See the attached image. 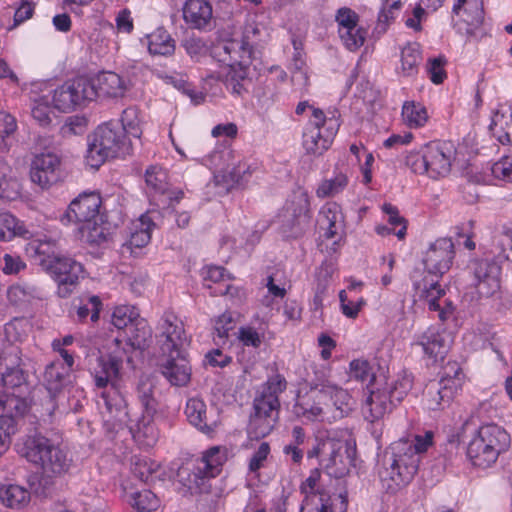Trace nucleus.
Masks as SVG:
<instances>
[{"instance_id":"nucleus-63","label":"nucleus","mask_w":512,"mask_h":512,"mask_svg":"<svg viewBox=\"0 0 512 512\" xmlns=\"http://www.w3.org/2000/svg\"><path fill=\"white\" fill-rule=\"evenodd\" d=\"M446 59L444 56H439L428 60L427 70L430 75V80L434 84H440L446 78V71L444 66Z\"/></svg>"},{"instance_id":"nucleus-38","label":"nucleus","mask_w":512,"mask_h":512,"mask_svg":"<svg viewBox=\"0 0 512 512\" xmlns=\"http://www.w3.org/2000/svg\"><path fill=\"white\" fill-rule=\"evenodd\" d=\"M148 50L153 55L170 56L175 51V41L163 28H158L147 35Z\"/></svg>"},{"instance_id":"nucleus-4","label":"nucleus","mask_w":512,"mask_h":512,"mask_svg":"<svg viewBox=\"0 0 512 512\" xmlns=\"http://www.w3.org/2000/svg\"><path fill=\"white\" fill-rule=\"evenodd\" d=\"M130 150L124 128L118 121H108L88 136L86 162L91 168L98 169L108 159L129 154Z\"/></svg>"},{"instance_id":"nucleus-3","label":"nucleus","mask_w":512,"mask_h":512,"mask_svg":"<svg viewBox=\"0 0 512 512\" xmlns=\"http://www.w3.org/2000/svg\"><path fill=\"white\" fill-rule=\"evenodd\" d=\"M433 432L415 435L413 439H400L391 446V454L385 457L380 477L391 480L395 487L408 484L415 476L420 462V454L428 450L433 443Z\"/></svg>"},{"instance_id":"nucleus-8","label":"nucleus","mask_w":512,"mask_h":512,"mask_svg":"<svg viewBox=\"0 0 512 512\" xmlns=\"http://www.w3.org/2000/svg\"><path fill=\"white\" fill-rule=\"evenodd\" d=\"M465 375L457 362H448L439 380L430 381L423 392V402L427 409H444L461 390Z\"/></svg>"},{"instance_id":"nucleus-27","label":"nucleus","mask_w":512,"mask_h":512,"mask_svg":"<svg viewBox=\"0 0 512 512\" xmlns=\"http://www.w3.org/2000/svg\"><path fill=\"white\" fill-rule=\"evenodd\" d=\"M318 223L321 229L325 230V237L332 239L341 238L344 234V215L336 203H327L320 211Z\"/></svg>"},{"instance_id":"nucleus-52","label":"nucleus","mask_w":512,"mask_h":512,"mask_svg":"<svg viewBox=\"0 0 512 512\" xmlns=\"http://www.w3.org/2000/svg\"><path fill=\"white\" fill-rule=\"evenodd\" d=\"M169 80L176 89L187 95L193 104L198 105L204 102L205 94L201 91H196L183 76H171Z\"/></svg>"},{"instance_id":"nucleus-14","label":"nucleus","mask_w":512,"mask_h":512,"mask_svg":"<svg viewBox=\"0 0 512 512\" xmlns=\"http://www.w3.org/2000/svg\"><path fill=\"white\" fill-rule=\"evenodd\" d=\"M254 414L250 418L249 429L256 437L267 436L274 428L280 408L279 399L260 393L254 399Z\"/></svg>"},{"instance_id":"nucleus-58","label":"nucleus","mask_w":512,"mask_h":512,"mask_svg":"<svg viewBox=\"0 0 512 512\" xmlns=\"http://www.w3.org/2000/svg\"><path fill=\"white\" fill-rule=\"evenodd\" d=\"M297 208L293 210V217L295 219V225L298 229L294 232L295 234L302 231V229L309 222V202L306 196L300 195L297 197Z\"/></svg>"},{"instance_id":"nucleus-29","label":"nucleus","mask_w":512,"mask_h":512,"mask_svg":"<svg viewBox=\"0 0 512 512\" xmlns=\"http://www.w3.org/2000/svg\"><path fill=\"white\" fill-rule=\"evenodd\" d=\"M319 396L324 400L330 399L337 414L335 418H342L347 415L354 406V400L347 390L333 384H325L319 389Z\"/></svg>"},{"instance_id":"nucleus-42","label":"nucleus","mask_w":512,"mask_h":512,"mask_svg":"<svg viewBox=\"0 0 512 512\" xmlns=\"http://www.w3.org/2000/svg\"><path fill=\"white\" fill-rule=\"evenodd\" d=\"M402 117L410 128L422 127L428 119L426 108L413 101L404 103L402 107Z\"/></svg>"},{"instance_id":"nucleus-61","label":"nucleus","mask_w":512,"mask_h":512,"mask_svg":"<svg viewBox=\"0 0 512 512\" xmlns=\"http://www.w3.org/2000/svg\"><path fill=\"white\" fill-rule=\"evenodd\" d=\"M335 20L338 24V31H342L358 26L359 16L352 9L342 7L337 10Z\"/></svg>"},{"instance_id":"nucleus-9","label":"nucleus","mask_w":512,"mask_h":512,"mask_svg":"<svg viewBox=\"0 0 512 512\" xmlns=\"http://www.w3.org/2000/svg\"><path fill=\"white\" fill-rule=\"evenodd\" d=\"M224 460L225 457L220 448L212 447L203 454L191 470L181 467L178 477L191 493L208 492V481L220 473Z\"/></svg>"},{"instance_id":"nucleus-25","label":"nucleus","mask_w":512,"mask_h":512,"mask_svg":"<svg viewBox=\"0 0 512 512\" xmlns=\"http://www.w3.org/2000/svg\"><path fill=\"white\" fill-rule=\"evenodd\" d=\"M413 346L420 347L423 353L434 362L438 359L442 360L449 348L446 336L434 328H429L418 335Z\"/></svg>"},{"instance_id":"nucleus-17","label":"nucleus","mask_w":512,"mask_h":512,"mask_svg":"<svg viewBox=\"0 0 512 512\" xmlns=\"http://www.w3.org/2000/svg\"><path fill=\"white\" fill-rule=\"evenodd\" d=\"M156 338L163 354L182 351L186 339L183 323L172 312H165L158 322Z\"/></svg>"},{"instance_id":"nucleus-31","label":"nucleus","mask_w":512,"mask_h":512,"mask_svg":"<svg viewBox=\"0 0 512 512\" xmlns=\"http://www.w3.org/2000/svg\"><path fill=\"white\" fill-rule=\"evenodd\" d=\"M320 471L314 469L310 472L308 478L302 482L300 486V492L304 495L302 505H306L311 499L317 500L318 505L330 504L331 501H335V496H332L328 491L319 489Z\"/></svg>"},{"instance_id":"nucleus-6","label":"nucleus","mask_w":512,"mask_h":512,"mask_svg":"<svg viewBox=\"0 0 512 512\" xmlns=\"http://www.w3.org/2000/svg\"><path fill=\"white\" fill-rule=\"evenodd\" d=\"M456 158V148L450 141H433L418 152L406 156V165L412 172L428 175L432 179L447 176Z\"/></svg>"},{"instance_id":"nucleus-5","label":"nucleus","mask_w":512,"mask_h":512,"mask_svg":"<svg viewBox=\"0 0 512 512\" xmlns=\"http://www.w3.org/2000/svg\"><path fill=\"white\" fill-rule=\"evenodd\" d=\"M19 453L28 462L40 467L47 477L64 475L72 464V459L62 448L40 434L28 436Z\"/></svg>"},{"instance_id":"nucleus-7","label":"nucleus","mask_w":512,"mask_h":512,"mask_svg":"<svg viewBox=\"0 0 512 512\" xmlns=\"http://www.w3.org/2000/svg\"><path fill=\"white\" fill-rule=\"evenodd\" d=\"M510 443V435L505 429L496 424L484 425L468 443L467 457L474 466L487 468L508 450Z\"/></svg>"},{"instance_id":"nucleus-32","label":"nucleus","mask_w":512,"mask_h":512,"mask_svg":"<svg viewBox=\"0 0 512 512\" xmlns=\"http://www.w3.org/2000/svg\"><path fill=\"white\" fill-rule=\"evenodd\" d=\"M258 29L256 27H248L244 32L243 39L241 41L232 39L224 41L220 48L230 57L234 62H244L251 56L250 46V33L256 34Z\"/></svg>"},{"instance_id":"nucleus-49","label":"nucleus","mask_w":512,"mask_h":512,"mask_svg":"<svg viewBox=\"0 0 512 512\" xmlns=\"http://www.w3.org/2000/svg\"><path fill=\"white\" fill-rule=\"evenodd\" d=\"M338 33L342 43L350 51L357 50L365 42L366 31L358 26L353 29L338 31Z\"/></svg>"},{"instance_id":"nucleus-21","label":"nucleus","mask_w":512,"mask_h":512,"mask_svg":"<svg viewBox=\"0 0 512 512\" xmlns=\"http://www.w3.org/2000/svg\"><path fill=\"white\" fill-rule=\"evenodd\" d=\"M25 398L15 394H0V430L15 433L17 421L28 411Z\"/></svg>"},{"instance_id":"nucleus-39","label":"nucleus","mask_w":512,"mask_h":512,"mask_svg":"<svg viewBox=\"0 0 512 512\" xmlns=\"http://www.w3.org/2000/svg\"><path fill=\"white\" fill-rule=\"evenodd\" d=\"M155 226L153 218L150 214H143L139 218V224L136 226L135 231L131 233L130 239L126 243L127 248H142L146 246L151 239V231Z\"/></svg>"},{"instance_id":"nucleus-47","label":"nucleus","mask_w":512,"mask_h":512,"mask_svg":"<svg viewBox=\"0 0 512 512\" xmlns=\"http://www.w3.org/2000/svg\"><path fill=\"white\" fill-rule=\"evenodd\" d=\"M32 247L38 255L45 257L41 260V264L45 267H47L50 260H53L54 257H58V246L55 239L47 238L46 236L36 239L32 242Z\"/></svg>"},{"instance_id":"nucleus-56","label":"nucleus","mask_w":512,"mask_h":512,"mask_svg":"<svg viewBox=\"0 0 512 512\" xmlns=\"http://www.w3.org/2000/svg\"><path fill=\"white\" fill-rule=\"evenodd\" d=\"M383 211L388 215V223L390 226H392L394 229L397 226H400V228L395 232L397 238L399 240L404 239L407 231V222L402 216L399 215L398 209L391 204H384Z\"/></svg>"},{"instance_id":"nucleus-62","label":"nucleus","mask_w":512,"mask_h":512,"mask_svg":"<svg viewBox=\"0 0 512 512\" xmlns=\"http://www.w3.org/2000/svg\"><path fill=\"white\" fill-rule=\"evenodd\" d=\"M350 377L362 382H371L374 379L369 363L359 359L350 363Z\"/></svg>"},{"instance_id":"nucleus-24","label":"nucleus","mask_w":512,"mask_h":512,"mask_svg":"<svg viewBox=\"0 0 512 512\" xmlns=\"http://www.w3.org/2000/svg\"><path fill=\"white\" fill-rule=\"evenodd\" d=\"M324 401V398L319 396V389H316L311 394L298 396L293 412L297 417L307 421H322L326 414L324 405L328 406Z\"/></svg>"},{"instance_id":"nucleus-11","label":"nucleus","mask_w":512,"mask_h":512,"mask_svg":"<svg viewBox=\"0 0 512 512\" xmlns=\"http://www.w3.org/2000/svg\"><path fill=\"white\" fill-rule=\"evenodd\" d=\"M93 91L89 79L78 77L57 87L53 91L52 103L57 110L68 113L93 100Z\"/></svg>"},{"instance_id":"nucleus-20","label":"nucleus","mask_w":512,"mask_h":512,"mask_svg":"<svg viewBox=\"0 0 512 512\" xmlns=\"http://www.w3.org/2000/svg\"><path fill=\"white\" fill-rule=\"evenodd\" d=\"M160 371L164 378L173 386H186L191 379L192 369L183 351L163 354Z\"/></svg>"},{"instance_id":"nucleus-13","label":"nucleus","mask_w":512,"mask_h":512,"mask_svg":"<svg viewBox=\"0 0 512 512\" xmlns=\"http://www.w3.org/2000/svg\"><path fill=\"white\" fill-rule=\"evenodd\" d=\"M46 269L58 283V295L68 297L79 283L83 275V266L80 262L66 256L54 257L47 264Z\"/></svg>"},{"instance_id":"nucleus-37","label":"nucleus","mask_w":512,"mask_h":512,"mask_svg":"<svg viewBox=\"0 0 512 512\" xmlns=\"http://www.w3.org/2000/svg\"><path fill=\"white\" fill-rule=\"evenodd\" d=\"M491 130L501 144H512L511 108H504L495 113L492 119Z\"/></svg>"},{"instance_id":"nucleus-15","label":"nucleus","mask_w":512,"mask_h":512,"mask_svg":"<svg viewBox=\"0 0 512 512\" xmlns=\"http://www.w3.org/2000/svg\"><path fill=\"white\" fill-rule=\"evenodd\" d=\"M472 286L480 298H489L500 291L501 267L494 261L476 260L470 265Z\"/></svg>"},{"instance_id":"nucleus-64","label":"nucleus","mask_w":512,"mask_h":512,"mask_svg":"<svg viewBox=\"0 0 512 512\" xmlns=\"http://www.w3.org/2000/svg\"><path fill=\"white\" fill-rule=\"evenodd\" d=\"M493 176L505 182H512V156H505L491 167Z\"/></svg>"},{"instance_id":"nucleus-33","label":"nucleus","mask_w":512,"mask_h":512,"mask_svg":"<svg viewBox=\"0 0 512 512\" xmlns=\"http://www.w3.org/2000/svg\"><path fill=\"white\" fill-rule=\"evenodd\" d=\"M453 13L462 17L463 21L471 27H478L484 19L481 0H457L453 6Z\"/></svg>"},{"instance_id":"nucleus-36","label":"nucleus","mask_w":512,"mask_h":512,"mask_svg":"<svg viewBox=\"0 0 512 512\" xmlns=\"http://www.w3.org/2000/svg\"><path fill=\"white\" fill-rule=\"evenodd\" d=\"M21 185L14 171L4 160H0V198L15 200L20 196Z\"/></svg>"},{"instance_id":"nucleus-41","label":"nucleus","mask_w":512,"mask_h":512,"mask_svg":"<svg viewBox=\"0 0 512 512\" xmlns=\"http://www.w3.org/2000/svg\"><path fill=\"white\" fill-rule=\"evenodd\" d=\"M69 369L59 361L51 362L46 366L44 381L49 392H56L64 385Z\"/></svg>"},{"instance_id":"nucleus-60","label":"nucleus","mask_w":512,"mask_h":512,"mask_svg":"<svg viewBox=\"0 0 512 512\" xmlns=\"http://www.w3.org/2000/svg\"><path fill=\"white\" fill-rule=\"evenodd\" d=\"M158 465L147 458L137 459L133 463L132 473L142 482H148L149 478L156 472Z\"/></svg>"},{"instance_id":"nucleus-28","label":"nucleus","mask_w":512,"mask_h":512,"mask_svg":"<svg viewBox=\"0 0 512 512\" xmlns=\"http://www.w3.org/2000/svg\"><path fill=\"white\" fill-rule=\"evenodd\" d=\"M113 233L111 224L105 219V215L101 216V220L84 222L79 227L81 241L91 245L100 246L107 242Z\"/></svg>"},{"instance_id":"nucleus-54","label":"nucleus","mask_w":512,"mask_h":512,"mask_svg":"<svg viewBox=\"0 0 512 512\" xmlns=\"http://www.w3.org/2000/svg\"><path fill=\"white\" fill-rule=\"evenodd\" d=\"M165 171L157 166H152L146 170L145 180L149 187L159 193H164L167 188Z\"/></svg>"},{"instance_id":"nucleus-53","label":"nucleus","mask_w":512,"mask_h":512,"mask_svg":"<svg viewBox=\"0 0 512 512\" xmlns=\"http://www.w3.org/2000/svg\"><path fill=\"white\" fill-rule=\"evenodd\" d=\"M413 386V379L411 375L404 374L401 377H399L395 383L390 386L388 389H385L390 394V397L393 398V400L396 403L401 402L405 396L408 394V392L412 389Z\"/></svg>"},{"instance_id":"nucleus-16","label":"nucleus","mask_w":512,"mask_h":512,"mask_svg":"<svg viewBox=\"0 0 512 512\" xmlns=\"http://www.w3.org/2000/svg\"><path fill=\"white\" fill-rule=\"evenodd\" d=\"M61 159L51 151L34 155L31 161V181L42 189H49L61 180Z\"/></svg>"},{"instance_id":"nucleus-59","label":"nucleus","mask_w":512,"mask_h":512,"mask_svg":"<svg viewBox=\"0 0 512 512\" xmlns=\"http://www.w3.org/2000/svg\"><path fill=\"white\" fill-rule=\"evenodd\" d=\"M234 160V152L230 148H223L218 151H214L208 157L209 163L218 171L220 169L229 168Z\"/></svg>"},{"instance_id":"nucleus-19","label":"nucleus","mask_w":512,"mask_h":512,"mask_svg":"<svg viewBox=\"0 0 512 512\" xmlns=\"http://www.w3.org/2000/svg\"><path fill=\"white\" fill-rule=\"evenodd\" d=\"M182 17L190 29L211 31L216 26L212 5L207 0H186Z\"/></svg>"},{"instance_id":"nucleus-10","label":"nucleus","mask_w":512,"mask_h":512,"mask_svg":"<svg viewBox=\"0 0 512 512\" xmlns=\"http://www.w3.org/2000/svg\"><path fill=\"white\" fill-rule=\"evenodd\" d=\"M154 385L149 379H140L136 387L137 398L141 404L143 415L137 420L135 429L131 427L133 436L143 440L147 446H153L159 437L157 428L153 423V416L157 410V402L153 396Z\"/></svg>"},{"instance_id":"nucleus-51","label":"nucleus","mask_w":512,"mask_h":512,"mask_svg":"<svg viewBox=\"0 0 512 512\" xmlns=\"http://www.w3.org/2000/svg\"><path fill=\"white\" fill-rule=\"evenodd\" d=\"M121 127L124 128V135L133 136L135 138H140L141 129L139 127V119L137 116V111L134 108H127L122 112L121 123H119Z\"/></svg>"},{"instance_id":"nucleus-50","label":"nucleus","mask_w":512,"mask_h":512,"mask_svg":"<svg viewBox=\"0 0 512 512\" xmlns=\"http://www.w3.org/2000/svg\"><path fill=\"white\" fill-rule=\"evenodd\" d=\"M132 500V506L139 512H150L156 510L159 506L157 496L150 490L134 493Z\"/></svg>"},{"instance_id":"nucleus-12","label":"nucleus","mask_w":512,"mask_h":512,"mask_svg":"<svg viewBox=\"0 0 512 512\" xmlns=\"http://www.w3.org/2000/svg\"><path fill=\"white\" fill-rule=\"evenodd\" d=\"M343 448L344 444L341 440L331 437H316L315 444L307 451V457H320L321 465L327 474L334 478H341L347 473V467L341 453Z\"/></svg>"},{"instance_id":"nucleus-23","label":"nucleus","mask_w":512,"mask_h":512,"mask_svg":"<svg viewBox=\"0 0 512 512\" xmlns=\"http://www.w3.org/2000/svg\"><path fill=\"white\" fill-rule=\"evenodd\" d=\"M339 126L338 121H332L326 130L317 127H306L303 132L302 143L306 152L313 155L323 154L332 144Z\"/></svg>"},{"instance_id":"nucleus-35","label":"nucleus","mask_w":512,"mask_h":512,"mask_svg":"<svg viewBox=\"0 0 512 512\" xmlns=\"http://www.w3.org/2000/svg\"><path fill=\"white\" fill-rule=\"evenodd\" d=\"M31 499L30 492L23 486L10 484L0 487L1 503L11 509H22Z\"/></svg>"},{"instance_id":"nucleus-44","label":"nucleus","mask_w":512,"mask_h":512,"mask_svg":"<svg viewBox=\"0 0 512 512\" xmlns=\"http://www.w3.org/2000/svg\"><path fill=\"white\" fill-rule=\"evenodd\" d=\"M318 504L317 500L311 499L306 505H301L300 512H346L347 509V499L342 493L337 494L330 504Z\"/></svg>"},{"instance_id":"nucleus-57","label":"nucleus","mask_w":512,"mask_h":512,"mask_svg":"<svg viewBox=\"0 0 512 512\" xmlns=\"http://www.w3.org/2000/svg\"><path fill=\"white\" fill-rule=\"evenodd\" d=\"M51 108L49 106L48 100L44 97L34 100L33 106L31 108V115L34 120H36L39 125L47 126L51 122Z\"/></svg>"},{"instance_id":"nucleus-40","label":"nucleus","mask_w":512,"mask_h":512,"mask_svg":"<svg viewBox=\"0 0 512 512\" xmlns=\"http://www.w3.org/2000/svg\"><path fill=\"white\" fill-rule=\"evenodd\" d=\"M422 60L418 43H408L401 51L400 73L405 77H413L418 73V66Z\"/></svg>"},{"instance_id":"nucleus-48","label":"nucleus","mask_w":512,"mask_h":512,"mask_svg":"<svg viewBox=\"0 0 512 512\" xmlns=\"http://www.w3.org/2000/svg\"><path fill=\"white\" fill-rule=\"evenodd\" d=\"M234 328V318L231 312L221 314L214 323L215 342L217 345L225 344L229 332Z\"/></svg>"},{"instance_id":"nucleus-1","label":"nucleus","mask_w":512,"mask_h":512,"mask_svg":"<svg viewBox=\"0 0 512 512\" xmlns=\"http://www.w3.org/2000/svg\"><path fill=\"white\" fill-rule=\"evenodd\" d=\"M151 337L152 331L147 321L143 318L138 319L125 330L123 340L119 337L114 339L115 349L111 350L108 356L96 357L94 362L90 363V373L95 386L103 389L110 385L109 390L102 393V399L108 414L107 421H112L113 425L133 421L127 409L126 400L116 386V381L124 359L128 364H132V352L148 347Z\"/></svg>"},{"instance_id":"nucleus-46","label":"nucleus","mask_w":512,"mask_h":512,"mask_svg":"<svg viewBox=\"0 0 512 512\" xmlns=\"http://www.w3.org/2000/svg\"><path fill=\"white\" fill-rule=\"evenodd\" d=\"M4 387L18 389L20 392L27 390V375L20 367L8 368L1 376Z\"/></svg>"},{"instance_id":"nucleus-2","label":"nucleus","mask_w":512,"mask_h":512,"mask_svg":"<svg viewBox=\"0 0 512 512\" xmlns=\"http://www.w3.org/2000/svg\"><path fill=\"white\" fill-rule=\"evenodd\" d=\"M455 257L454 242L451 238H439L433 242L425 253L423 263L425 272L415 273L412 277L415 295L426 301L430 310L439 311V318L444 320L452 312L451 303L442 308L441 298L445 290L440 286L439 279L447 273Z\"/></svg>"},{"instance_id":"nucleus-34","label":"nucleus","mask_w":512,"mask_h":512,"mask_svg":"<svg viewBox=\"0 0 512 512\" xmlns=\"http://www.w3.org/2000/svg\"><path fill=\"white\" fill-rule=\"evenodd\" d=\"M15 237L29 239L32 233L9 212H0V241H11Z\"/></svg>"},{"instance_id":"nucleus-43","label":"nucleus","mask_w":512,"mask_h":512,"mask_svg":"<svg viewBox=\"0 0 512 512\" xmlns=\"http://www.w3.org/2000/svg\"><path fill=\"white\" fill-rule=\"evenodd\" d=\"M348 185V177L338 172L333 178L324 179L318 186L316 194L320 198L333 197L342 192Z\"/></svg>"},{"instance_id":"nucleus-30","label":"nucleus","mask_w":512,"mask_h":512,"mask_svg":"<svg viewBox=\"0 0 512 512\" xmlns=\"http://www.w3.org/2000/svg\"><path fill=\"white\" fill-rule=\"evenodd\" d=\"M185 414L188 421L200 431L210 433L214 430L215 422L208 418L207 407L202 399L190 398L186 404Z\"/></svg>"},{"instance_id":"nucleus-55","label":"nucleus","mask_w":512,"mask_h":512,"mask_svg":"<svg viewBox=\"0 0 512 512\" xmlns=\"http://www.w3.org/2000/svg\"><path fill=\"white\" fill-rule=\"evenodd\" d=\"M239 170L234 171L233 168L220 169L214 173V182L216 186H220L226 190L235 187H241L239 184Z\"/></svg>"},{"instance_id":"nucleus-18","label":"nucleus","mask_w":512,"mask_h":512,"mask_svg":"<svg viewBox=\"0 0 512 512\" xmlns=\"http://www.w3.org/2000/svg\"><path fill=\"white\" fill-rule=\"evenodd\" d=\"M102 200L98 193L90 192L80 194L74 199L62 218V221L67 219L69 223H84L95 220H101L100 213Z\"/></svg>"},{"instance_id":"nucleus-26","label":"nucleus","mask_w":512,"mask_h":512,"mask_svg":"<svg viewBox=\"0 0 512 512\" xmlns=\"http://www.w3.org/2000/svg\"><path fill=\"white\" fill-rule=\"evenodd\" d=\"M395 404L388 391L378 388L370 391L363 406V413L366 419L373 422L391 412Z\"/></svg>"},{"instance_id":"nucleus-45","label":"nucleus","mask_w":512,"mask_h":512,"mask_svg":"<svg viewBox=\"0 0 512 512\" xmlns=\"http://www.w3.org/2000/svg\"><path fill=\"white\" fill-rule=\"evenodd\" d=\"M141 319L138 310L133 306L121 305L114 309L112 313V324L117 329H127L132 323Z\"/></svg>"},{"instance_id":"nucleus-22","label":"nucleus","mask_w":512,"mask_h":512,"mask_svg":"<svg viewBox=\"0 0 512 512\" xmlns=\"http://www.w3.org/2000/svg\"><path fill=\"white\" fill-rule=\"evenodd\" d=\"M89 86L95 98L123 97L128 89V81L115 72L107 71L89 79Z\"/></svg>"}]
</instances>
